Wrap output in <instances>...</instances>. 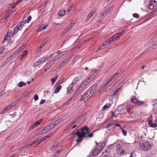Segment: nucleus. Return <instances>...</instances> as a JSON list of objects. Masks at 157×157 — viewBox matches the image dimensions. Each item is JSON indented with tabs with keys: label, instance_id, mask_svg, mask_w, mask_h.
<instances>
[{
	"label": "nucleus",
	"instance_id": "4c0bfd02",
	"mask_svg": "<svg viewBox=\"0 0 157 157\" xmlns=\"http://www.w3.org/2000/svg\"><path fill=\"white\" fill-rule=\"evenodd\" d=\"M121 88H119L118 89H117L112 94H111L110 96L113 97L117 95L116 93H118L119 90Z\"/></svg>",
	"mask_w": 157,
	"mask_h": 157
},
{
	"label": "nucleus",
	"instance_id": "de8ad7c7",
	"mask_svg": "<svg viewBox=\"0 0 157 157\" xmlns=\"http://www.w3.org/2000/svg\"><path fill=\"white\" fill-rule=\"evenodd\" d=\"M119 74V73H116L114 74L113 76H111L109 78L112 81L113 79H114L117 75Z\"/></svg>",
	"mask_w": 157,
	"mask_h": 157
},
{
	"label": "nucleus",
	"instance_id": "338daca9",
	"mask_svg": "<svg viewBox=\"0 0 157 157\" xmlns=\"http://www.w3.org/2000/svg\"><path fill=\"white\" fill-rule=\"evenodd\" d=\"M113 6H110L107 9L109 10V12H110V11H111L113 8Z\"/></svg>",
	"mask_w": 157,
	"mask_h": 157
},
{
	"label": "nucleus",
	"instance_id": "e2e57ef3",
	"mask_svg": "<svg viewBox=\"0 0 157 157\" xmlns=\"http://www.w3.org/2000/svg\"><path fill=\"white\" fill-rule=\"evenodd\" d=\"M5 49L3 47H0V53H2L4 51Z\"/></svg>",
	"mask_w": 157,
	"mask_h": 157
},
{
	"label": "nucleus",
	"instance_id": "a19ab883",
	"mask_svg": "<svg viewBox=\"0 0 157 157\" xmlns=\"http://www.w3.org/2000/svg\"><path fill=\"white\" fill-rule=\"evenodd\" d=\"M57 125L56 124V123L55 122L52 123L51 124H50L49 126L51 128V129H52L54 128L55 126Z\"/></svg>",
	"mask_w": 157,
	"mask_h": 157
},
{
	"label": "nucleus",
	"instance_id": "c756f323",
	"mask_svg": "<svg viewBox=\"0 0 157 157\" xmlns=\"http://www.w3.org/2000/svg\"><path fill=\"white\" fill-rule=\"evenodd\" d=\"M58 75L57 74H56V75L55 77L54 78H52L51 79V81L52 83V84L53 85L54 84L55 82L56 81L58 77Z\"/></svg>",
	"mask_w": 157,
	"mask_h": 157
},
{
	"label": "nucleus",
	"instance_id": "2eb2a0df",
	"mask_svg": "<svg viewBox=\"0 0 157 157\" xmlns=\"http://www.w3.org/2000/svg\"><path fill=\"white\" fill-rule=\"evenodd\" d=\"M96 9H95L94 10H92L91 12L88 14L87 17L85 20V22H87L91 17L96 12Z\"/></svg>",
	"mask_w": 157,
	"mask_h": 157
},
{
	"label": "nucleus",
	"instance_id": "b1692460",
	"mask_svg": "<svg viewBox=\"0 0 157 157\" xmlns=\"http://www.w3.org/2000/svg\"><path fill=\"white\" fill-rule=\"evenodd\" d=\"M99 152L100 151L97 148H96L95 147L94 150L92 151V153L94 156H95L99 153Z\"/></svg>",
	"mask_w": 157,
	"mask_h": 157
},
{
	"label": "nucleus",
	"instance_id": "4468645a",
	"mask_svg": "<svg viewBox=\"0 0 157 157\" xmlns=\"http://www.w3.org/2000/svg\"><path fill=\"white\" fill-rule=\"evenodd\" d=\"M126 31V30L125 29H123L122 30L121 32L120 33H117V34H115L113 36L114 37V38L115 39V40L117 38H118L120 37L122 34L124 33Z\"/></svg>",
	"mask_w": 157,
	"mask_h": 157
},
{
	"label": "nucleus",
	"instance_id": "9d476101",
	"mask_svg": "<svg viewBox=\"0 0 157 157\" xmlns=\"http://www.w3.org/2000/svg\"><path fill=\"white\" fill-rule=\"evenodd\" d=\"M78 119H75L65 127L64 129V130H67L70 128H71L74 125V124H75L78 122Z\"/></svg>",
	"mask_w": 157,
	"mask_h": 157
},
{
	"label": "nucleus",
	"instance_id": "4d7b16f0",
	"mask_svg": "<svg viewBox=\"0 0 157 157\" xmlns=\"http://www.w3.org/2000/svg\"><path fill=\"white\" fill-rule=\"evenodd\" d=\"M36 127V126H35V125H34V124H33L29 128L28 130L29 131H30L31 130H32V129L35 128Z\"/></svg>",
	"mask_w": 157,
	"mask_h": 157
},
{
	"label": "nucleus",
	"instance_id": "5fc2aeb1",
	"mask_svg": "<svg viewBox=\"0 0 157 157\" xmlns=\"http://www.w3.org/2000/svg\"><path fill=\"white\" fill-rule=\"evenodd\" d=\"M106 87V86L104 85L103 86L101 87L100 89L98 90V92H101V91L102 90L104 89L105 87Z\"/></svg>",
	"mask_w": 157,
	"mask_h": 157
},
{
	"label": "nucleus",
	"instance_id": "a18cd8bd",
	"mask_svg": "<svg viewBox=\"0 0 157 157\" xmlns=\"http://www.w3.org/2000/svg\"><path fill=\"white\" fill-rule=\"evenodd\" d=\"M91 94H90V92L88 90H87L84 94V95L86 96L87 97H88Z\"/></svg>",
	"mask_w": 157,
	"mask_h": 157
},
{
	"label": "nucleus",
	"instance_id": "f8f14e48",
	"mask_svg": "<svg viewBox=\"0 0 157 157\" xmlns=\"http://www.w3.org/2000/svg\"><path fill=\"white\" fill-rule=\"evenodd\" d=\"M105 145V143L104 142H102L101 143H99L98 144L96 147V148H97L100 151H101Z\"/></svg>",
	"mask_w": 157,
	"mask_h": 157
},
{
	"label": "nucleus",
	"instance_id": "bb28decb",
	"mask_svg": "<svg viewBox=\"0 0 157 157\" xmlns=\"http://www.w3.org/2000/svg\"><path fill=\"white\" fill-rule=\"evenodd\" d=\"M99 71L97 70H95L94 72L90 75L89 77L90 78V79H92V78L94 77L97 75L99 73Z\"/></svg>",
	"mask_w": 157,
	"mask_h": 157
},
{
	"label": "nucleus",
	"instance_id": "6e6d98bb",
	"mask_svg": "<svg viewBox=\"0 0 157 157\" xmlns=\"http://www.w3.org/2000/svg\"><path fill=\"white\" fill-rule=\"evenodd\" d=\"M36 127V126H35V125H34V124H33L29 128L28 130L29 131H30L31 130H32V129L35 128Z\"/></svg>",
	"mask_w": 157,
	"mask_h": 157
},
{
	"label": "nucleus",
	"instance_id": "f257e3e1",
	"mask_svg": "<svg viewBox=\"0 0 157 157\" xmlns=\"http://www.w3.org/2000/svg\"><path fill=\"white\" fill-rule=\"evenodd\" d=\"M72 133L78 137H92L93 136V133H90L89 129L86 126L79 128L75 132L73 131Z\"/></svg>",
	"mask_w": 157,
	"mask_h": 157
},
{
	"label": "nucleus",
	"instance_id": "37998d69",
	"mask_svg": "<svg viewBox=\"0 0 157 157\" xmlns=\"http://www.w3.org/2000/svg\"><path fill=\"white\" fill-rule=\"evenodd\" d=\"M114 125V123H111L106 126L105 128H109L110 127H112L113 128Z\"/></svg>",
	"mask_w": 157,
	"mask_h": 157
},
{
	"label": "nucleus",
	"instance_id": "864d4df0",
	"mask_svg": "<svg viewBox=\"0 0 157 157\" xmlns=\"http://www.w3.org/2000/svg\"><path fill=\"white\" fill-rule=\"evenodd\" d=\"M104 13L103 12L102 13H101L99 16V18H102L104 17L106 15H104Z\"/></svg>",
	"mask_w": 157,
	"mask_h": 157
},
{
	"label": "nucleus",
	"instance_id": "cd10ccee",
	"mask_svg": "<svg viewBox=\"0 0 157 157\" xmlns=\"http://www.w3.org/2000/svg\"><path fill=\"white\" fill-rule=\"evenodd\" d=\"M66 13V11L65 10H62L58 12V15L59 16H63L65 15Z\"/></svg>",
	"mask_w": 157,
	"mask_h": 157
},
{
	"label": "nucleus",
	"instance_id": "5701e85b",
	"mask_svg": "<svg viewBox=\"0 0 157 157\" xmlns=\"http://www.w3.org/2000/svg\"><path fill=\"white\" fill-rule=\"evenodd\" d=\"M148 124L150 127L155 128L157 126L156 124L155 123H152V121L151 120H148Z\"/></svg>",
	"mask_w": 157,
	"mask_h": 157
},
{
	"label": "nucleus",
	"instance_id": "13d9d810",
	"mask_svg": "<svg viewBox=\"0 0 157 157\" xmlns=\"http://www.w3.org/2000/svg\"><path fill=\"white\" fill-rule=\"evenodd\" d=\"M55 62H56L55 61H54V59L52 60L49 63L48 65L49 66H50V67H51V66H52L53 65Z\"/></svg>",
	"mask_w": 157,
	"mask_h": 157
},
{
	"label": "nucleus",
	"instance_id": "2f4dec72",
	"mask_svg": "<svg viewBox=\"0 0 157 157\" xmlns=\"http://www.w3.org/2000/svg\"><path fill=\"white\" fill-rule=\"evenodd\" d=\"M11 13L10 12H7V13L5 14L3 18V20L5 21L6 19L11 15Z\"/></svg>",
	"mask_w": 157,
	"mask_h": 157
},
{
	"label": "nucleus",
	"instance_id": "4be33fe9",
	"mask_svg": "<svg viewBox=\"0 0 157 157\" xmlns=\"http://www.w3.org/2000/svg\"><path fill=\"white\" fill-rule=\"evenodd\" d=\"M154 2L153 0H151L150 2L149 5V8L150 10L153 9L156 5L155 3Z\"/></svg>",
	"mask_w": 157,
	"mask_h": 157
},
{
	"label": "nucleus",
	"instance_id": "c9c22d12",
	"mask_svg": "<svg viewBox=\"0 0 157 157\" xmlns=\"http://www.w3.org/2000/svg\"><path fill=\"white\" fill-rule=\"evenodd\" d=\"M23 86H26V83L24 82H20L18 83V86L19 87H22Z\"/></svg>",
	"mask_w": 157,
	"mask_h": 157
},
{
	"label": "nucleus",
	"instance_id": "58836bf2",
	"mask_svg": "<svg viewBox=\"0 0 157 157\" xmlns=\"http://www.w3.org/2000/svg\"><path fill=\"white\" fill-rule=\"evenodd\" d=\"M7 106L4 107L2 110L1 113H0V114H2L4 113L7 110H9Z\"/></svg>",
	"mask_w": 157,
	"mask_h": 157
},
{
	"label": "nucleus",
	"instance_id": "ea45409f",
	"mask_svg": "<svg viewBox=\"0 0 157 157\" xmlns=\"http://www.w3.org/2000/svg\"><path fill=\"white\" fill-rule=\"evenodd\" d=\"M87 98V97H86V96L84 95L83 94V95L82 96L80 99H79V100L81 101H84Z\"/></svg>",
	"mask_w": 157,
	"mask_h": 157
},
{
	"label": "nucleus",
	"instance_id": "a878e982",
	"mask_svg": "<svg viewBox=\"0 0 157 157\" xmlns=\"http://www.w3.org/2000/svg\"><path fill=\"white\" fill-rule=\"evenodd\" d=\"M80 79L78 77H76L74 78L72 82L71 83L72 84L75 85L79 81Z\"/></svg>",
	"mask_w": 157,
	"mask_h": 157
},
{
	"label": "nucleus",
	"instance_id": "603ef678",
	"mask_svg": "<svg viewBox=\"0 0 157 157\" xmlns=\"http://www.w3.org/2000/svg\"><path fill=\"white\" fill-rule=\"evenodd\" d=\"M15 10V9L14 7H12V9L9 11H8V12H10L11 13V14L13 13V12Z\"/></svg>",
	"mask_w": 157,
	"mask_h": 157
},
{
	"label": "nucleus",
	"instance_id": "c03bdc74",
	"mask_svg": "<svg viewBox=\"0 0 157 157\" xmlns=\"http://www.w3.org/2000/svg\"><path fill=\"white\" fill-rule=\"evenodd\" d=\"M32 18L31 16L30 15H29L28 17V18L27 20H26L25 21H23L25 22V23H28L31 20V19Z\"/></svg>",
	"mask_w": 157,
	"mask_h": 157
},
{
	"label": "nucleus",
	"instance_id": "ddd939ff",
	"mask_svg": "<svg viewBox=\"0 0 157 157\" xmlns=\"http://www.w3.org/2000/svg\"><path fill=\"white\" fill-rule=\"evenodd\" d=\"M90 82V78L89 77L83 80L81 84V85L85 88L86 86Z\"/></svg>",
	"mask_w": 157,
	"mask_h": 157
},
{
	"label": "nucleus",
	"instance_id": "f03ea898",
	"mask_svg": "<svg viewBox=\"0 0 157 157\" xmlns=\"http://www.w3.org/2000/svg\"><path fill=\"white\" fill-rule=\"evenodd\" d=\"M140 146L141 149L147 151L150 149L152 145L147 141H144L140 139L139 140Z\"/></svg>",
	"mask_w": 157,
	"mask_h": 157
},
{
	"label": "nucleus",
	"instance_id": "aec40b11",
	"mask_svg": "<svg viewBox=\"0 0 157 157\" xmlns=\"http://www.w3.org/2000/svg\"><path fill=\"white\" fill-rule=\"evenodd\" d=\"M12 30H9L8 31L7 33L5 35L4 39L5 40H7L8 39V38L11 36V35H12Z\"/></svg>",
	"mask_w": 157,
	"mask_h": 157
},
{
	"label": "nucleus",
	"instance_id": "774afa93",
	"mask_svg": "<svg viewBox=\"0 0 157 157\" xmlns=\"http://www.w3.org/2000/svg\"><path fill=\"white\" fill-rule=\"evenodd\" d=\"M50 67V66H49L48 65L44 69V71L46 72L47 70H48Z\"/></svg>",
	"mask_w": 157,
	"mask_h": 157
},
{
	"label": "nucleus",
	"instance_id": "473e14b6",
	"mask_svg": "<svg viewBox=\"0 0 157 157\" xmlns=\"http://www.w3.org/2000/svg\"><path fill=\"white\" fill-rule=\"evenodd\" d=\"M62 87L61 86L58 85L56 86V89L54 91L55 93H57L61 89Z\"/></svg>",
	"mask_w": 157,
	"mask_h": 157
},
{
	"label": "nucleus",
	"instance_id": "39448f33",
	"mask_svg": "<svg viewBox=\"0 0 157 157\" xmlns=\"http://www.w3.org/2000/svg\"><path fill=\"white\" fill-rule=\"evenodd\" d=\"M130 101L138 105H140L144 104V102L143 101L139 100L135 97H132Z\"/></svg>",
	"mask_w": 157,
	"mask_h": 157
},
{
	"label": "nucleus",
	"instance_id": "49530a36",
	"mask_svg": "<svg viewBox=\"0 0 157 157\" xmlns=\"http://www.w3.org/2000/svg\"><path fill=\"white\" fill-rule=\"evenodd\" d=\"M78 94H75V92L74 94H73L71 97V98L68 100V101H70L73 98H74Z\"/></svg>",
	"mask_w": 157,
	"mask_h": 157
},
{
	"label": "nucleus",
	"instance_id": "72a5a7b5",
	"mask_svg": "<svg viewBox=\"0 0 157 157\" xmlns=\"http://www.w3.org/2000/svg\"><path fill=\"white\" fill-rule=\"evenodd\" d=\"M63 121V120L62 119L60 118L56 120L55 121V122L56 124L57 125L60 123H62Z\"/></svg>",
	"mask_w": 157,
	"mask_h": 157
},
{
	"label": "nucleus",
	"instance_id": "1a4fd4ad",
	"mask_svg": "<svg viewBox=\"0 0 157 157\" xmlns=\"http://www.w3.org/2000/svg\"><path fill=\"white\" fill-rule=\"evenodd\" d=\"M115 40L113 36L109 38L105 42L103 43V46H107L109 45L110 43L113 42L114 40Z\"/></svg>",
	"mask_w": 157,
	"mask_h": 157
},
{
	"label": "nucleus",
	"instance_id": "7c9ffc66",
	"mask_svg": "<svg viewBox=\"0 0 157 157\" xmlns=\"http://www.w3.org/2000/svg\"><path fill=\"white\" fill-rule=\"evenodd\" d=\"M59 142L57 141H55L53 142L52 147L54 148L56 147L59 144Z\"/></svg>",
	"mask_w": 157,
	"mask_h": 157
},
{
	"label": "nucleus",
	"instance_id": "423d86ee",
	"mask_svg": "<svg viewBox=\"0 0 157 157\" xmlns=\"http://www.w3.org/2000/svg\"><path fill=\"white\" fill-rule=\"evenodd\" d=\"M74 23H70L63 31L60 33V36H63L68 32L72 27L74 25Z\"/></svg>",
	"mask_w": 157,
	"mask_h": 157
},
{
	"label": "nucleus",
	"instance_id": "79ce46f5",
	"mask_svg": "<svg viewBox=\"0 0 157 157\" xmlns=\"http://www.w3.org/2000/svg\"><path fill=\"white\" fill-rule=\"evenodd\" d=\"M61 57L58 54L56 57L54 59V61H55L56 62H57L58 60H59L60 58Z\"/></svg>",
	"mask_w": 157,
	"mask_h": 157
},
{
	"label": "nucleus",
	"instance_id": "bf43d9fd",
	"mask_svg": "<svg viewBox=\"0 0 157 157\" xmlns=\"http://www.w3.org/2000/svg\"><path fill=\"white\" fill-rule=\"evenodd\" d=\"M116 127H119L121 129H122V128L121 127L120 124H116L114 123V125L113 128H115Z\"/></svg>",
	"mask_w": 157,
	"mask_h": 157
},
{
	"label": "nucleus",
	"instance_id": "0eeeda50",
	"mask_svg": "<svg viewBox=\"0 0 157 157\" xmlns=\"http://www.w3.org/2000/svg\"><path fill=\"white\" fill-rule=\"evenodd\" d=\"M116 151L117 153L119 155L123 154L125 152V151L123 149L121 146L118 144L116 145Z\"/></svg>",
	"mask_w": 157,
	"mask_h": 157
},
{
	"label": "nucleus",
	"instance_id": "8fccbe9b",
	"mask_svg": "<svg viewBox=\"0 0 157 157\" xmlns=\"http://www.w3.org/2000/svg\"><path fill=\"white\" fill-rule=\"evenodd\" d=\"M49 39V37L48 36H47L45 39L43 41V42L42 43H43V45H45V44H46V42L48 41Z\"/></svg>",
	"mask_w": 157,
	"mask_h": 157
},
{
	"label": "nucleus",
	"instance_id": "f3484780",
	"mask_svg": "<svg viewBox=\"0 0 157 157\" xmlns=\"http://www.w3.org/2000/svg\"><path fill=\"white\" fill-rule=\"evenodd\" d=\"M84 88V87L80 84L78 88L75 91V94H78V95L79 94L82 92Z\"/></svg>",
	"mask_w": 157,
	"mask_h": 157
},
{
	"label": "nucleus",
	"instance_id": "f704fd0d",
	"mask_svg": "<svg viewBox=\"0 0 157 157\" xmlns=\"http://www.w3.org/2000/svg\"><path fill=\"white\" fill-rule=\"evenodd\" d=\"M27 53L28 52L27 50L24 51L23 52L22 54L21 55V57L20 58V59H22L23 57L27 55Z\"/></svg>",
	"mask_w": 157,
	"mask_h": 157
},
{
	"label": "nucleus",
	"instance_id": "c85d7f7f",
	"mask_svg": "<svg viewBox=\"0 0 157 157\" xmlns=\"http://www.w3.org/2000/svg\"><path fill=\"white\" fill-rule=\"evenodd\" d=\"M11 58H13L12 56L10 55L9 57L5 60V61L4 62L3 64L4 65H5L7 64L8 63L10 62L11 60Z\"/></svg>",
	"mask_w": 157,
	"mask_h": 157
},
{
	"label": "nucleus",
	"instance_id": "a211bd4d",
	"mask_svg": "<svg viewBox=\"0 0 157 157\" xmlns=\"http://www.w3.org/2000/svg\"><path fill=\"white\" fill-rule=\"evenodd\" d=\"M110 149L107 148L105 150V151L102 152V156L103 157H106L107 156L110 154Z\"/></svg>",
	"mask_w": 157,
	"mask_h": 157
},
{
	"label": "nucleus",
	"instance_id": "9b49d317",
	"mask_svg": "<svg viewBox=\"0 0 157 157\" xmlns=\"http://www.w3.org/2000/svg\"><path fill=\"white\" fill-rule=\"evenodd\" d=\"M24 46H21L18 48L16 51L14 52L11 56H12L13 58H14L24 48Z\"/></svg>",
	"mask_w": 157,
	"mask_h": 157
},
{
	"label": "nucleus",
	"instance_id": "680f3d73",
	"mask_svg": "<svg viewBox=\"0 0 157 157\" xmlns=\"http://www.w3.org/2000/svg\"><path fill=\"white\" fill-rule=\"evenodd\" d=\"M104 13L105 15H106L109 12L107 9H106L103 12Z\"/></svg>",
	"mask_w": 157,
	"mask_h": 157
},
{
	"label": "nucleus",
	"instance_id": "052dcab7",
	"mask_svg": "<svg viewBox=\"0 0 157 157\" xmlns=\"http://www.w3.org/2000/svg\"><path fill=\"white\" fill-rule=\"evenodd\" d=\"M132 15L133 17L136 18H138L139 17V15L137 13H133V14Z\"/></svg>",
	"mask_w": 157,
	"mask_h": 157
},
{
	"label": "nucleus",
	"instance_id": "6ab92c4d",
	"mask_svg": "<svg viewBox=\"0 0 157 157\" xmlns=\"http://www.w3.org/2000/svg\"><path fill=\"white\" fill-rule=\"evenodd\" d=\"M74 86V85L71 83L69 85L67 90V92L68 94H71L73 91V88Z\"/></svg>",
	"mask_w": 157,
	"mask_h": 157
},
{
	"label": "nucleus",
	"instance_id": "7ed1b4c3",
	"mask_svg": "<svg viewBox=\"0 0 157 157\" xmlns=\"http://www.w3.org/2000/svg\"><path fill=\"white\" fill-rule=\"evenodd\" d=\"M45 139L44 138H38L37 139L33 141L32 143L27 144L21 147L20 149L22 150L25 149L36 143H37V145H38L42 143V142L44 141Z\"/></svg>",
	"mask_w": 157,
	"mask_h": 157
},
{
	"label": "nucleus",
	"instance_id": "3c124183",
	"mask_svg": "<svg viewBox=\"0 0 157 157\" xmlns=\"http://www.w3.org/2000/svg\"><path fill=\"white\" fill-rule=\"evenodd\" d=\"M73 56L72 55H71L67 58H66L64 60L65 61H67L69 60Z\"/></svg>",
	"mask_w": 157,
	"mask_h": 157
},
{
	"label": "nucleus",
	"instance_id": "e433bc0d",
	"mask_svg": "<svg viewBox=\"0 0 157 157\" xmlns=\"http://www.w3.org/2000/svg\"><path fill=\"white\" fill-rule=\"evenodd\" d=\"M40 64H41L40 62V60H39V59L36 62H35L33 64V66L34 67H36L37 66H38L39 65H40Z\"/></svg>",
	"mask_w": 157,
	"mask_h": 157
},
{
	"label": "nucleus",
	"instance_id": "412c9836",
	"mask_svg": "<svg viewBox=\"0 0 157 157\" xmlns=\"http://www.w3.org/2000/svg\"><path fill=\"white\" fill-rule=\"evenodd\" d=\"M50 57V56H47L43 57L39 59V60H40V62L42 64L43 63L47 61L49 59Z\"/></svg>",
	"mask_w": 157,
	"mask_h": 157
},
{
	"label": "nucleus",
	"instance_id": "09e8293b",
	"mask_svg": "<svg viewBox=\"0 0 157 157\" xmlns=\"http://www.w3.org/2000/svg\"><path fill=\"white\" fill-rule=\"evenodd\" d=\"M67 52V51H65L63 52H61L59 53V55L61 57H63L64 55H65Z\"/></svg>",
	"mask_w": 157,
	"mask_h": 157
},
{
	"label": "nucleus",
	"instance_id": "69168bd1",
	"mask_svg": "<svg viewBox=\"0 0 157 157\" xmlns=\"http://www.w3.org/2000/svg\"><path fill=\"white\" fill-rule=\"evenodd\" d=\"M34 99L35 101H37L38 99V95L36 94L34 96Z\"/></svg>",
	"mask_w": 157,
	"mask_h": 157
},
{
	"label": "nucleus",
	"instance_id": "dca6fc26",
	"mask_svg": "<svg viewBox=\"0 0 157 157\" xmlns=\"http://www.w3.org/2000/svg\"><path fill=\"white\" fill-rule=\"evenodd\" d=\"M97 87V84H94L92 86L90 87L88 90L90 92V94H92L95 91Z\"/></svg>",
	"mask_w": 157,
	"mask_h": 157
},
{
	"label": "nucleus",
	"instance_id": "393cba45",
	"mask_svg": "<svg viewBox=\"0 0 157 157\" xmlns=\"http://www.w3.org/2000/svg\"><path fill=\"white\" fill-rule=\"evenodd\" d=\"M17 102L16 101H13L11 103V104H10L9 105L7 106V107H8L9 110L12 109L13 107H14Z\"/></svg>",
	"mask_w": 157,
	"mask_h": 157
},
{
	"label": "nucleus",
	"instance_id": "0e129e2a",
	"mask_svg": "<svg viewBox=\"0 0 157 157\" xmlns=\"http://www.w3.org/2000/svg\"><path fill=\"white\" fill-rule=\"evenodd\" d=\"M36 127L37 126L40 124V121H37L33 124Z\"/></svg>",
	"mask_w": 157,
	"mask_h": 157
},
{
	"label": "nucleus",
	"instance_id": "6e6552de",
	"mask_svg": "<svg viewBox=\"0 0 157 157\" xmlns=\"http://www.w3.org/2000/svg\"><path fill=\"white\" fill-rule=\"evenodd\" d=\"M51 129V128L49 125L48 126L45 127L44 129L41 130V131H39V132L36 133V135L38 136L45 133L47 131L50 130Z\"/></svg>",
	"mask_w": 157,
	"mask_h": 157
},
{
	"label": "nucleus",
	"instance_id": "20e7f679",
	"mask_svg": "<svg viewBox=\"0 0 157 157\" xmlns=\"http://www.w3.org/2000/svg\"><path fill=\"white\" fill-rule=\"evenodd\" d=\"M25 24V22L24 21H21L15 27L12 35V36L16 34L18 31L21 30L22 29Z\"/></svg>",
	"mask_w": 157,
	"mask_h": 157
}]
</instances>
